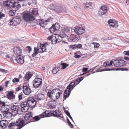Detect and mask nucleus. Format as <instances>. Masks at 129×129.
<instances>
[{
    "mask_svg": "<svg viewBox=\"0 0 129 129\" xmlns=\"http://www.w3.org/2000/svg\"><path fill=\"white\" fill-rule=\"evenodd\" d=\"M62 93V90L59 89H54L49 91L47 95L52 100L56 101L60 98Z\"/></svg>",
    "mask_w": 129,
    "mask_h": 129,
    "instance_id": "nucleus-1",
    "label": "nucleus"
},
{
    "mask_svg": "<svg viewBox=\"0 0 129 129\" xmlns=\"http://www.w3.org/2000/svg\"><path fill=\"white\" fill-rule=\"evenodd\" d=\"M113 63L114 66L115 67H122L126 65L125 61L123 60H115L113 62L112 60L110 61V62L107 61L104 62L103 66L104 67H106L108 66L112 65Z\"/></svg>",
    "mask_w": 129,
    "mask_h": 129,
    "instance_id": "nucleus-2",
    "label": "nucleus"
},
{
    "mask_svg": "<svg viewBox=\"0 0 129 129\" xmlns=\"http://www.w3.org/2000/svg\"><path fill=\"white\" fill-rule=\"evenodd\" d=\"M79 83L78 81H76V80L74 81H73L70 83L68 86L64 93L63 98L64 100H66L67 98L69 97L71 91L73 89L74 87Z\"/></svg>",
    "mask_w": 129,
    "mask_h": 129,
    "instance_id": "nucleus-3",
    "label": "nucleus"
},
{
    "mask_svg": "<svg viewBox=\"0 0 129 129\" xmlns=\"http://www.w3.org/2000/svg\"><path fill=\"white\" fill-rule=\"evenodd\" d=\"M6 4L5 5L10 8L14 9L17 11L20 8L21 6L20 4L17 2H14L13 0H8L6 1Z\"/></svg>",
    "mask_w": 129,
    "mask_h": 129,
    "instance_id": "nucleus-4",
    "label": "nucleus"
},
{
    "mask_svg": "<svg viewBox=\"0 0 129 129\" xmlns=\"http://www.w3.org/2000/svg\"><path fill=\"white\" fill-rule=\"evenodd\" d=\"M22 18L24 20L26 21L33 20L35 19L33 15L31 14L27 13H24L23 14Z\"/></svg>",
    "mask_w": 129,
    "mask_h": 129,
    "instance_id": "nucleus-5",
    "label": "nucleus"
},
{
    "mask_svg": "<svg viewBox=\"0 0 129 129\" xmlns=\"http://www.w3.org/2000/svg\"><path fill=\"white\" fill-rule=\"evenodd\" d=\"M0 105H2L0 111L3 114L8 112L9 111V106L8 105H6L5 102L0 101Z\"/></svg>",
    "mask_w": 129,
    "mask_h": 129,
    "instance_id": "nucleus-6",
    "label": "nucleus"
},
{
    "mask_svg": "<svg viewBox=\"0 0 129 129\" xmlns=\"http://www.w3.org/2000/svg\"><path fill=\"white\" fill-rule=\"evenodd\" d=\"M25 122L22 119H18L15 122L16 126H18L16 129H20L25 125L30 122H29L26 123H25Z\"/></svg>",
    "mask_w": 129,
    "mask_h": 129,
    "instance_id": "nucleus-7",
    "label": "nucleus"
},
{
    "mask_svg": "<svg viewBox=\"0 0 129 129\" xmlns=\"http://www.w3.org/2000/svg\"><path fill=\"white\" fill-rule=\"evenodd\" d=\"M62 40V39L58 35L52 36L51 40L52 44H55L61 42Z\"/></svg>",
    "mask_w": 129,
    "mask_h": 129,
    "instance_id": "nucleus-8",
    "label": "nucleus"
},
{
    "mask_svg": "<svg viewBox=\"0 0 129 129\" xmlns=\"http://www.w3.org/2000/svg\"><path fill=\"white\" fill-rule=\"evenodd\" d=\"M80 39L79 35H76L71 34L68 38V40L69 42H74L77 41Z\"/></svg>",
    "mask_w": 129,
    "mask_h": 129,
    "instance_id": "nucleus-9",
    "label": "nucleus"
},
{
    "mask_svg": "<svg viewBox=\"0 0 129 129\" xmlns=\"http://www.w3.org/2000/svg\"><path fill=\"white\" fill-rule=\"evenodd\" d=\"M42 80L40 78H36L33 81V85L34 87L38 88L41 87L42 84Z\"/></svg>",
    "mask_w": 129,
    "mask_h": 129,
    "instance_id": "nucleus-10",
    "label": "nucleus"
},
{
    "mask_svg": "<svg viewBox=\"0 0 129 129\" xmlns=\"http://www.w3.org/2000/svg\"><path fill=\"white\" fill-rule=\"evenodd\" d=\"M50 44L49 42H46L44 44H42L40 43H38V48L39 49H40L42 51L41 53L45 51L47 49V46Z\"/></svg>",
    "mask_w": 129,
    "mask_h": 129,
    "instance_id": "nucleus-11",
    "label": "nucleus"
},
{
    "mask_svg": "<svg viewBox=\"0 0 129 129\" xmlns=\"http://www.w3.org/2000/svg\"><path fill=\"white\" fill-rule=\"evenodd\" d=\"M84 31L85 28L82 26L76 27L74 30V31L77 34V35L82 34Z\"/></svg>",
    "mask_w": 129,
    "mask_h": 129,
    "instance_id": "nucleus-12",
    "label": "nucleus"
},
{
    "mask_svg": "<svg viewBox=\"0 0 129 129\" xmlns=\"http://www.w3.org/2000/svg\"><path fill=\"white\" fill-rule=\"evenodd\" d=\"M51 113L54 117H59V119H60L61 118H63V116L61 112L58 110H56L55 111H51Z\"/></svg>",
    "mask_w": 129,
    "mask_h": 129,
    "instance_id": "nucleus-13",
    "label": "nucleus"
},
{
    "mask_svg": "<svg viewBox=\"0 0 129 129\" xmlns=\"http://www.w3.org/2000/svg\"><path fill=\"white\" fill-rule=\"evenodd\" d=\"M28 105L30 107H35L36 104V101L32 98H29L28 99Z\"/></svg>",
    "mask_w": 129,
    "mask_h": 129,
    "instance_id": "nucleus-14",
    "label": "nucleus"
},
{
    "mask_svg": "<svg viewBox=\"0 0 129 129\" xmlns=\"http://www.w3.org/2000/svg\"><path fill=\"white\" fill-rule=\"evenodd\" d=\"M20 107L19 106L13 104L11 106V109L13 110V112L15 113V116L18 113Z\"/></svg>",
    "mask_w": 129,
    "mask_h": 129,
    "instance_id": "nucleus-15",
    "label": "nucleus"
},
{
    "mask_svg": "<svg viewBox=\"0 0 129 129\" xmlns=\"http://www.w3.org/2000/svg\"><path fill=\"white\" fill-rule=\"evenodd\" d=\"M13 112H12V113H11L9 112H6L5 113L3 114V116L4 118L6 119H11L13 116L14 117V114H13Z\"/></svg>",
    "mask_w": 129,
    "mask_h": 129,
    "instance_id": "nucleus-16",
    "label": "nucleus"
},
{
    "mask_svg": "<svg viewBox=\"0 0 129 129\" xmlns=\"http://www.w3.org/2000/svg\"><path fill=\"white\" fill-rule=\"evenodd\" d=\"M45 97L44 95L42 94H37L35 96V98L39 102L44 100L45 99Z\"/></svg>",
    "mask_w": 129,
    "mask_h": 129,
    "instance_id": "nucleus-17",
    "label": "nucleus"
},
{
    "mask_svg": "<svg viewBox=\"0 0 129 129\" xmlns=\"http://www.w3.org/2000/svg\"><path fill=\"white\" fill-rule=\"evenodd\" d=\"M7 98L9 100H12L14 99L15 95L13 94L14 92L12 91H7Z\"/></svg>",
    "mask_w": 129,
    "mask_h": 129,
    "instance_id": "nucleus-18",
    "label": "nucleus"
},
{
    "mask_svg": "<svg viewBox=\"0 0 129 129\" xmlns=\"http://www.w3.org/2000/svg\"><path fill=\"white\" fill-rule=\"evenodd\" d=\"M47 113L43 112L38 116H36L34 117H32V119L35 120V121H37L39 120L41 118H43L46 115Z\"/></svg>",
    "mask_w": 129,
    "mask_h": 129,
    "instance_id": "nucleus-19",
    "label": "nucleus"
},
{
    "mask_svg": "<svg viewBox=\"0 0 129 129\" xmlns=\"http://www.w3.org/2000/svg\"><path fill=\"white\" fill-rule=\"evenodd\" d=\"M23 92L25 95H29L31 92L30 89L28 87L25 86L24 84L23 85Z\"/></svg>",
    "mask_w": 129,
    "mask_h": 129,
    "instance_id": "nucleus-20",
    "label": "nucleus"
},
{
    "mask_svg": "<svg viewBox=\"0 0 129 129\" xmlns=\"http://www.w3.org/2000/svg\"><path fill=\"white\" fill-rule=\"evenodd\" d=\"M35 74L34 72H27L26 73L24 78L26 80L25 81H27L30 79V78L33 76V74Z\"/></svg>",
    "mask_w": 129,
    "mask_h": 129,
    "instance_id": "nucleus-21",
    "label": "nucleus"
},
{
    "mask_svg": "<svg viewBox=\"0 0 129 129\" xmlns=\"http://www.w3.org/2000/svg\"><path fill=\"white\" fill-rule=\"evenodd\" d=\"M51 9L54 10L59 11L60 10L59 5L57 4H52L50 7Z\"/></svg>",
    "mask_w": 129,
    "mask_h": 129,
    "instance_id": "nucleus-22",
    "label": "nucleus"
},
{
    "mask_svg": "<svg viewBox=\"0 0 129 129\" xmlns=\"http://www.w3.org/2000/svg\"><path fill=\"white\" fill-rule=\"evenodd\" d=\"M13 51L14 53L17 55H20L21 53V49L19 47L14 48H13Z\"/></svg>",
    "mask_w": 129,
    "mask_h": 129,
    "instance_id": "nucleus-23",
    "label": "nucleus"
},
{
    "mask_svg": "<svg viewBox=\"0 0 129 129\" xmlns=\"http://www.w3.org/2000/svg\"><path fill=\"white\" fill-rule=\"evenodd\" d=\"M17 62L19 63L22 64L23 63L24 61L23 59L21 57V55L18 56L16 57L15 59Z\"/></svg>",
    "mask_w": 129,
    "mask_h": 129,
    "instance_id": "nucleus-24",
    "label": "nucleus"
},
{
    "mask_svg": "<svg viewBox=\"0 0 129 129\" xmlns=\"http://www.w3.org/2000/svg\"><path fill=\"white\" fill-rule=\"evenodd\" d=\"M41 53V51H39V48L35 47L34 49V51L32 55V57H34L38 54V53Z\"/></svg>",
    "mask_w": 129,
    "mask_h": 129,
    "instance_id": "nucleus-25",
    "label": "nucleus"
},
{
    "mask_svg": "<svg viewBox=\"0 0 129 129\" xmlns=\"http://www.w3.org/2000/svg\"><path fill=\"white\" fill-rule=\"evenodd\" d=\"M48 22V21L47 20L43 19L40 21L39 24L41 26L43 27L47 25Z\"/></svg>",
    "mask_w": 129,
    "mask_h": 129,
    "instance_id": "nucleus-26",
    "label": "nucleus"
},
{
    "mask_svg": "<svg viewBox=\"0 0 129 129\" xmlns=\"http://www.w3.org/2000/svg\"><path fill=\"white\" fill-rule=\"evenodd\" d=\"M13 19L14 22V23H15V25H17L20 22L21 20L19 17H16L13 18Z\"/></svg>",
    "mask_w": 129,
    "mask_h": 129,
    "instance_id": "nucleus-27",
    "label": "nucleus"
},
{
    "mask_svg": "<svg viewBox=\"0 0 129 129\" xmlns=\"http://www.w3.org/2000/svg\"><path fill=\"white\" fill-rule=\"evenodd\" d=\"M24 119L25 120L27 121L29 119H32V116L31 113H29L26 114L24 116Z\"/></svg>",
    "mask_w": 129,
    "mask_h": 129,
    "instance_id": "nucleus-28",
    "label": "nucleus"
},
{
    "mask_svg": "<svg viewBox=\"0 0 129 129\" xmlns=\"http://www.w3.org/2000/svg\"><path fill=\"white\" fill-rule=\"evenodd\" d=\"M62 39V38L64 37H68V35L66 34V33L64 31L63 29H62L61 28V31L60 32V35H58Z\"/></svg>",
    "mask_w": 129,
    "mask_h": 129,
    "instance_id": "nucleus-29",
    "label": "nucleus"
},
{
    "mask_svg": "<svg viewBox=\"0 0 129 129\" xmlns=\"http://www.w3.org/2000/svg\"><path fill=\"white\" fill-rule=\"evenodd\" d=\"M52 102H51V103L48 104V105L49 107L51 109H53L56 107V101H53Z\"/></svg>",
    "mask_w": 129,
    "mask_h": 129,
    "instance_id": "nucleus-30",
    "label": "nucleus"
},
{
    "mask_svg": "<svg viewBox=\"0 0 129 129\" xmlns=\"http://www.w3.org/2000/svg\"><path fill=\"white\" fill-rule=\"evenodd\" d=\"M9 122L7 120H1L0 121V126H1L2 128H3V125H4L3 124H5V126H7L8 125Z\"/></svg>",
    "mask_w": 129,
    "mask_h": 129,
    "instance_id": "nucleus-31",
    "label": "nucleus"
},
{
    "mask_svg": "<svg viewBox=\"0 0 129 129\" xmlns=\"http://www.w3.org/2000/svg\"><path fill=\"white\" fill-rule=\"evenodd\" d=\"M38 10L36 9H31L29 11L30 13H31L33 15H37L38 14Z\"/></svg>",
    "mask_w": 129,
    "mask_h": 129,
    "instance_id": "nucleus-32",
    "label": "nucleus"
},
{
    "mask_svg": "<svg viewBox=\"0 0 129 129\" xmlns=\"http://www.w3.org/2000/svg\"><path fill=\"white\" fill-rule=\"evenodd\" d=\"M61 28L62 29H63L65 33H66L67 35H68L70 31V29L68 27H62Z\"/></svg>",
    "mask_w": 129,
    "mask_h": 129,
    "instance_id": "nucleus-33",
    "label": "nucleus"
},
{
    "mask_svg": "<svg viewBox=\"0 0 129 129\" xmlns=\"http://www.w3.org/2000/svg\"><path fill=\"white\" fill-rule=\"evenodd\" d=\"M52 25L53 26V27L55 28L56 30H57L59 29V25L57 23H56L54 24H53Z\"/></svg>",
    "mask_w": 129,
    "mask_h": 129,
    "instance_id": "nucleus-34",
    "label": "nucleus"
},
{
    "mask_svg": "<svg viewBox=\"0 0 129 129\" xmlns=\"http://www.w3.org/2000/svg\"><path fill=\"white\" fill-rule=\"evenodd\" d=\"M100 9L102 10L104 12L103 13V14H105L107 12V8L106 6H102Z\"/></svg>",
    "mask_w": 129,
    "mask_h": 129,
    "instance_id": "nucleus-35",
    "label": "nucleus"
},
{
    "mask_svg": "<svg viewBox=\"0 0 129 129\" xmlns=\"http://www.w3.org/2000/svg\"><path fill=\"white\" fill-rule=\"evenodd\" d=\"M16 10L12 9L11 10H10L9 12V15L11 16H13L15 15V12L16 11Z\"/></svg>",
    "mask_w": 129,
    "mask_h": 129,
    "instance_id": "nucleus-36",
    "label": "nucleus"
},
{
    "mask_svg": "<svg viewBox=\"0 0 129 129\" xmlns=\"http://www.w3.org/2000/svg\"><path fill=\"white\" fill-rule=\"evenodd\" d=\"M114 69H102L100 70L99 71H97L96 72H101L102 71H111V70H115Z\"/></svg>",
    "mask_w": 129,
    "mask_h": 129,
    "instance_id": "nucleus-37",
    "label": "nucleus"
},
{
    "mask_svg": "<svg viewBox=\"0 0 129 129\" xmlns=\"http://www.w3.org/2000/svg\"><path fill=\"white\" fill-rule=\"evenodd\" d=\"M21 110L23 112H27L28 109V106L21 107Z\"/></svg>",
    "mask_w": 129,
    "mask_h": 129,
    "instance_id": "nucleus-38",
    "label": "nucleus"
},
{
    "mask_svg": "<svg viewBox=\"0 0 129 129\" xmlns=\"http://www.w3.org/2000/svg\"><path fill=\"white\" fill-rule=\"evenodd\" d=\"M28 105V101H27L22 102L21 104L20 107H24L27 106Z\"/></svg>",
    "mask_w": 129,
    "mask_h": 129,
    "instance_id": "nucleus-39",
    "label": "nucleus"
},
{
    "mask_svg": "<svg viewBox=\"0 0 129 129\" xmlns=\"http://www.w3.org/2000/svg\"><path fill=\"white\" fill-rule=\"evenodd\" d=\"M84 4L86 5L85 7H86V8L89 7V6L92 7V5L91 3L89 2L85 3H84Z\"/></svg>",
    "mask_w": 129,
    "mask_h": 129,
    "instance_id": "nucleus-40",
    "label": "nucleus"
},
{
    "mask_svg": "<svg viewBox=\"0 0 129 129\" xmlns=\"http://www.w3.org/2000/svg\"><path fill=\"white\" fill-rule=\"evenodd\" d=\"M16 126L15 122H11L8 125V127L9 128H12L13 126Z\"/></svg>",
    "mask_w": 129,
    "mask_h": 129,
    "instance_id": "nucleus-41",
    "label": "nucleus"
},
{
    "mask_svg": "<svg viewBox=\"0 0 129 129\" xmlns=\"http://www.w3.org/2000/svg\"><path fill=\"white\" fill-rule=\"evenodd\" d=\"M49 30L50 31L51 33H53L56 30H55V28L53 27V26L52 25V26L50 27L49 29Z\"/></svg>",
    "mask_w": 129,
    "mask_h": 129,
    "instance_id": "nucleus-42",
    "label": "nucleus"
},
{
    "mask_svg": "<svg viewBox=\"0 0 129 129\" xmlns=\"http://www.w3.org/2000/svg\"><path fill=\"white\" fill-rule=\"evenodd\" d=\"M14 21L12 19V20H10V22L8 23V24L10 26H15V23L14 24Z\"/></svg>",
    "mask_w": 129,
    "mask_h": 129,
    "instance_id": "nucleus-43",
    "label": "nucleus"
},
{
    "mask_svg": "<svg viewBox=\"0 0 129 129\" xmlns=\"http://www.w3.org/2000/svg\"><path fill=\"white\" fill-rule=\"evenodd\" d=\"M61 65L62 66V69H65L67 67L69 66V64L65 63H62L61 64Z\"/></svg>",
    "mask_w": 129,
    "mask_h": 129,
    "instance_id": "nucleus-44",
    "label": "nucleus"
},
{
    "mask_svg": "<svg viewBox=\"0 0 129 129\" xmlns=\"http://www.w3.org/2000/svg\"><path fill=\"white\" fill-rule=\"evenodd\" d=\"M58 70V68H54L52 71V72L53 74H55L57 73Z\"/></svg>",
    "mask_w": 129,
    "mask_h": 129,
    "instance_id": "nucleus-45",
    "label": "nucleus"
},
{
    "mask_svg": "<svg viewBox=\"0 0 129 129\" xmlns=\"http://www.w3.org/2000/svg\"><path fill=\"white\" fill-rule=\"evenodd\" d=\"M5 16V14H4L2 13V11L0 10V19Z\"/></svg>",
    "mask_w": 129,
    "mask_h": 129,
    "instance_id": "nucleus-46",
    "label": "nucleus"
},
{
    "mask_svg": "<svg viewBox=\"0 0 129 129\" xmlns=\"http://www.w3.org/2000/svg\"><path fill=\"white\" fill-rule=\"evenodd\" d=\"M19 81V79L17 78H15L13 80L12 82L14 83H17Z\"/></svg>",
    "mask_w": 129,
    "mask_h": 129,
    "instance_id": "nucleus-47",
    "label": "nucleus"
},
{
    "mask_svg": "<svg viewBox=\"0 0 129 129\" xmlns=\"http://www.w3.org/2000/svg\"><path fill=\"white\" fill-rule=\"evenodd\" d=\"M25 50L27 51H28L29 52H30L31 50V48L29 46H27L26 47V48H25Z\"/></svg>",
    "mask_w": 129,
    "mask_h": 129,
    "instance_id": "nucleus-48",
    "label": "nucleus"
},
{
    "mask_svg": "<svg viewBox=\"0 0 129 129\" xmlns=\"http://www.w3.org/2000/svg\"><path fill=\"white\" fill-rule=\"evenodd\" d=\"M84 78V77H81L80 78L77 79L76 80V81H78L79 83Z\"/></svg>",
    "mask_w": 129,
    "mask_h": 129,
    "instance_id": "nucleus-49",
    "label": "nucleus"
},
{
    "mask_svg": "<svg viewBox=\"0 0 129 129\" xmlns=\"http://www.w3.org/2000/svg\"><path fill=\"white\" fill-rule=\"evenodd\" d=\"M103 11H102V10L101 9H100L99 11L98 12V14L100 16H101L103 15H104V14H103Z\"/></svg>",
    "mask_w": 129,
    "mask_h": 129,
    "instance_id": "nucleus-50",
    "label": "nucleus"
},
{
    "mask_svg": "<svg viewBox=\"0 0 129 129\" xmlns=\"http://www.w3.org/2000/svg\"><path fill=\"white\" fill-rule=\"evenodd\" d=\"M94 48H97L99 46V44L98 43H95L94 44Z\"/></svg>",
    "mask_w": 129,
    "mask_h": 129,
    "instance_id": "nucleus-51",
    "label": "nucleus"
},
{
    "mask_svg": "<svg viewBox=\"0 0 129 129\" xmlns=\"http://www.w3.org/2000/svg\"><path fill=\"white\" fill-rule=\"evenodd\" d=\"M22 93H20L18 96V98L19 100H21L22 99Z\"/></svg>",
    "mask_w": 129,
    "mask_h": 129,
    "instance_id": "nucleus-52",
    "label": "nucleus"
},
{
    "mask_svg": "<svg viewBox=\"0 0 129 129\" xmlns=\"http://www.w3.org/2000/svg\"><path fill=\"white\" fill-rule=\"evenodd\" d=\"M19 2V3H20L22 5H24V4L25 2V0H18Z\"/></svg>",
    "mask_w": 129,
    "mask_h": 129,
    "instance_id": "nucleus-53",
    "label": "nucleus"
},
{
    "mask_svg": "<svg viewBox=\"0 0 129 129\" xmlns=\"http://www.w3.org/2000/svg\"><path fill=\"white\" fill-rule=\"evenodd\" d=\"M76 46H77V45L74 44V45H70V47L71 48L74 49V48H76Z\"/></svg>",
    "mask_w": 129,
    "mask_h": 129,
    "instance_id": "nucleus-54",
    "label": "nucleus"
},
{
    "mask_svg": "<svg viewBox=\"0 0 129 129\" xmlns=\"http://www.w3.org/2000/svg\"><path fill=\"white\" fill-rule=\"evenodd\" d=\"M123 54L129 56V51H124L123 52Z\"/></svg>",
    "mask_w": 129,
    "mask_h": 129,
    "instance_id": "nucleus-55",
    "label": "nucleus"
},
{
    "mask_svg": "<svg viewBox=\"0 0 129 129\" xmlns=\"http://www.w3.org/2000/svg\"><path fill=\"white\" fill-rule=\"evenodd\" d=\"M75 54L76 55L74 57L76 58H79L81 57L80 55L77 54L76 53H75Z\"/></svg>",
    "mask_w": 129,
    "mask_h": 129,
    "instance_id": "nucleus-56",
    "label": "nucleus"
},
{
    "mask_svg": "<svg viewBox=\"0 0 129 129\" xmlns=\"http://www.w3.org/2000/svg\"><path fill=\"white\" fill-rule=\"evenodd\" d=\"M82 47V45L81 44L77 45L76 48L80 49Z\"/></svg>",
    "mask_w": 129,
    "mask_h": 129,
    "instance_id": "nucleus-57",
    "label": "nucleus"
},
{
    "mask_svg": "<svg viewBox=\"0 0 129 129\" xmlns=\"http://www.w3.org/2000/svg\"><path fill=\"white\" fill-rule=\"evenodd\" d=\"M109 26L110 27H115V25L114 23L113 22L112 23L109 24Z\"/></svg>",
    "mask_w": 129,
    "mask_h": 129,
    "instance_id": "nucleus-58",
    "label": "nucleus"
},
{
    "mask_svg": "<svg viewBox=\"0 0 129 129\" xmlns=\"http://www.w3.org/2000/svg\"><path fill=\"white\" fill-rule=\"evenodd\" d=\"M67 115L69 117V118H70V119L72 120V121L73 122H74V121H73V119L72 117L71 116L70 113H68V114H67Z\"/></svg>",
    "mask_w": 129,
    "mask_h": 129,
    "instance_id": "nucleus-59",
    "label": "nucleus"
},
{
    "mask_svg": "<svg viewBox=\"0 0 129 129\" xmlns=\"http://www.w3.org/2000/svg\"><path fill=\"white\" fill-rule=\"evenodd\" d=\"M87 70L88 68H83L82 71L83 72H87Z\"/></svg>",
    "mask_w": 129,
    "mask_h": 129,
    "instance_id": "nucleus-60",
    "label": "nucleus"
},
{
    "mask_svg": "<svg viewBox=\"0 0 129 129\" xmlns=\"http://www.w3.org/2000/svg\"><path fill=\"white\" fill-rule=\"evenodd\" d=\"M21 89V88L20 87H17L16 88L15 91H19Z\"/></svg>",
    "mask_w": 129,
    "mask_h": 129,
    "instance_id": "nucleus-61",
    "label": "nucleus"
},
{
    "mask_svg": "<svg viewBox=\"0 0 129 129\" xmlns=\"http://www.w3.org/2000/svg\"><path fill=\"white\" fill-rule=\"evenodd\" d=\"M0 71L2 72H5L6 73L7 71L6 70H5L0 68Z\"/></svg>",
    "mask_w": 129,
    "mask_h": 129,
    "instance_id": "nucleus-62",
    "label": "nucleus"
},
{
    "mask_svg": "<svg viewBox=\"0 0 129 129\" xmlns=\"http://www.w3.org/2000/svg\"><path fill=\"white\" fill-rule=\"evenodd\" d=\"M68 124L71 128H72L73 127V125L72 124L71 122L68 123Z\"/></svg>",
    "mask_w": 129,
    "mask_h": 129,
    "instance_id": "nucleus-63",
    "label": "nucleus"
},
{
    "mask_svg": "<svg viewBox=\"0 0 129 129\" xmlns=\"http://www.w3.org/2000/svg\"><path fill=\"white\" fill-rule=\"evenodd\" d=\"M108 23L109 24H111L113 23V21L112 20L110 19L108 21Z\"/></svg>",
    "mask_w": 129,
    "mask_h": 129,
    "instance_id": "nucleus-64",
    "label": "nucleus"
}]
</instances>
